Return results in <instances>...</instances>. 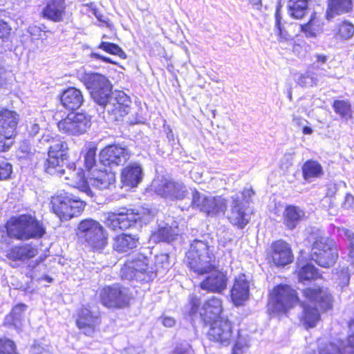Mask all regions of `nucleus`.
<instances>
[{
    "label": "nucleus",
    "mask_w": 354,
    "mask_h": 354,
    "mask_svg": "<svg viewBox=\"0 0 354 354\" xmlns=\"http://www.w3.org/2000/svg\"><path fill=\"white\" fill-rule=\"evenodd\" d=\"M186 255L191 270L198 274H208L200 283L202 290L220 293L226 288L227 277L223 272L214 270L215 257L207 243L194 240Z\"/></svg>",
    "instance_id": "f257e3e1"
},
{
    "label": "nucleus",
    "mask_w": 354,
    "mask_h": 354,
    "mask_svg": "<svg viewBox=\"0 0 354 354\" xmlns=\"http://www.w3.org/2000/svg\"><path fill=\"white\" fill-rule=\"evenodd\" d=\"M304 295L309 304H304L302 322L306 327H315L320 319L321 310L331 306V297L328 291L321 288H309L304 290Z\"/></svg>",
    "instance_id": "f03ea898"
},
{
    "label": "nucleus",
    "mask_w": 354,
    "mask_h": 354,
    "mask_svg": "<svg viewBox=\"0 0 354 354\" xmlns=\"http://www.w3.org/2000/svg\"><path fill=\"white\" fill-rule=\"evenodd\" d=\"M6 227L8 235L18 240L41 238L45 234L43 224L35 216L28 214L11 218Z\"/></svg>",
    "instance_id": "7ed1b4c3"
},
{
    "label": "nucleus",
    "mask_w": 354,
    "mask_h": 354,
    "mask_svg": "<svg viewBox=\"0 0 354 354\" xmlns=\"http://www.w3.org/2000/svg\"><path fill=\"white\" fill-rule=\"evenodd\" d=\"M53 212L61 221H68L77 216L84 210L85 203L67 192H59L52 196Z\"/></svg>",
    "instance_id": "20e7f679"
},
{
    "label": "nucleus",
    "mask_w": 354,
    "mask_h": 354,
    "mask_svg": "<svg viewBox=\"0 0 354 354\" xmlns=\"http://www.w3.org/2000/svg\"><path fill=\"white\" fill-rule=\"evenodd\" d=\"M299 301L296 291L288 285L274 287L270 294L267 311L270 315L286 313Z\"/></svg>",
    "instance_id": "39448f33"
},
{
    "label": "nucleus",
    "mask_w": 354,
    "mask_h": 354,
    "mask_svg": "<svg viewBox=\"0 0 354 354\" xmlns=\"http://www.w3.org/2000/svg\"><path fill=\"white\" fill-rule=\"evenodd\" d=\"M77 235L94 249L103 248L107 244V234L97 221L85 219L77 227Z\"/></svg>",
    "instance_id": "423d86ee"
},
{
    "label": "nucleus",
    "mask_w": 354,
    "mask_h": 354,
    "mask_svg": "<svg viewBox=\"0 0 354 354\" xmlns=\"http://www.w3.org/2000/svg\"><path fill=\"white\" fill-rule=\"evenodd\" d=\"M142 213L138 210L120 207L105 214L104 223L113 230H127L140 223Z\"/></svg>",
    "instance_id": "0eeeda50"
},
{
    "label": "nucleus",
    "mask_w": 354,
    "mask_h": 354,
    "mask_svg": "<svg viewBox=\"0 0 354 354\" xmlns=\"http://www.w3.org/2000/svg\"><path fill=\"white\" fill-rule=\"evenodd\" d=\"M200 305V299L196 296H192L189 311L190 317L194 318L198 316L205 324L221 318L222 302L218 298L213 297L208 299L198 313Z\"/></svg>",
    "instance_id": "6e6552de"
},
{
    "label": "nucleus",
    "mask_w": 354,
    "mask_h": 354,
    "mask_svg": "<svg viewBox=\"0 0 354 354\" xmlns=\"http://www.w3.org/2000/svg\"><path fill=\"white\" fill-rule=\"evenodd\" d=\"M338 254L334 243L327 237L316 239L313 245L311 258L319 266L328 268L333 266L337 259Z\"/></svg>",
    "instance_id": "1a4fd4ad"
},
{
    "label": "nucleus",
    "mask_w": 354,
    "mask_h": 354,
    "mask_svg": "<svg viewBox=\"0 0 354 354\" xmlns=\"http://www.w3.org/2000/svg\"><path fill=\"white\" fill-rule=\"evenodd\" d=\"M86 88L97 104H104L111 91V85L104 75L97 73H84L82 77Z\"/></svg>",
    "instance_id": "9d476101"
},
{
    "label": "nucleus",
    "mask_w": 354,
    "mask_h": 354,
    "mask_svg": "<svg viewBox=\"0 0 354 354\" xmlns=\"http://www.w3.org/2000/svg\"><path fill=\"white\" fill-rule=\"evenodd\" d=\"M102 304L109 308H122L129 304L130 295L127 288L118 284L106 286L100 293Z\"/></svg>",
    "instance_id": "9b49d317"
},
{
    "label": "nucleus",
    "mask_w": 354,
    "mask_h": 354,
    "mask_svg": "<svg viewBox=\"0 0 354 354\" xmlns=\"http://www.w3.org/2000/svg\"><path fill=\"white\" fill-rule=\"evenodd\" d=\"M131 101L122 91H111L104 104H98L111 116L113 120H120L129 111Z\"/></svg>",
    "instance_id": "f8f14e48"
},
{
    "label": "nucleus",
    "mask_w": 354,
    "mask_h": 354,
    "mask_svg": "<svg viewBox=\"0 0 354 354\" xmlns=\"http://www.w3.org/2000/svg\"><path fill=\"white\" fill-rule=\"evenodd\" d=\"M150 267V260L142 254H137L131 260H129L124 265L121 270L122 277L131 280H145V274L152 272Z\"/></svg>",
    "instance_id": "ddd939ff"
},
{
    "label": "nucleus",
    "mask_w": 354,
    "mask_h": 354,
    "mask_svg": "<svg viewBox=\"0 0 354 354\" xmlns=\"http://www.w3.org/2000/svg\"><path fill=\"white\" fill-rule=\"evenodd\" d=\"M90 127V117L82 113H69L57 124V127L61 132L70 136L84 133Z\"/></svg>",
    "instance_id": "4468645a"
},
{
    "label": "nucleus",
    "mask_w": 354,
    "mask_h": 354,
    "mask_svg": "<svg viewBox=\"0 0 354 354\" xmlns=\"http://www.w3.org/2000/svg\"><path fill=\"white\" fill-rule=\"evenodd\" d=\"M19 121L17 112L8 109L0 111V150H6L10 147L6 141L14 135Z\"/></svg>",
    "instance_id": "2eb2a0df"
},
{
    "label": "nucleus",
    "mask_w": 354,
    "mask_h": 354,
    "mask_svg": "<svg viewBox=\"0 0 354 354\" xmlns=\"http://www.w3.org/2000/svg\"><path fill=\"white\" fill-rule=\"evenodd\" d=\"M131 156V151L127 147L120 145H111L100 151V161L104 166L113 167L124 165Z\"/></svg>",
    "instance_id": "dca6fc26"
},
{
    "label": "nucleus",
    "mask_w": 354,
    "mask_h": 354,
    "mask_svg": "<svg viewBox=\"0 0 354 354\" xmlns=\"http://www.w3.org/2000/svg\"><path fill=\"white\" fill-rule=\"evenodd\" d=\"M207 324L210 326L207 333L209 339L224 345L230 344L232 337V325L228 319L221 317Z\"/></svg>",
    "instance_id": "f3484780"
},
{
    "label": "nucleus",
    "mask_w": 354,
    "mask_h": 354,
    "mask_svg": "<svg viewBox=\"0 0 354 354\" xmlns=\"http://www.w3.org/2000/svg\"><path fill=\"white\" fill-rule=\"evenodd\" d=\"M231 210L228 219L232 224L243 229L249 223L250 216L245 212V205L240 201L239 194H234L232 196Z\"/></svg>",
    "instance_id": "a211bd4d"
},
{
    "label": "nucleus",
    "mask_w": 354,
    "mask_h": 354,
    "mask_svg": "<svg viewBox=\"0 0 354 354\" xmlns=\"http://www.w3.org/2000/svg\"><path fill=\"white\" fill-rule=\"evenodd\" d=\"M271 257L277 266H284L290 263L293 255L289 245L281 240L274 242L271 245Z\"/></svg>",
    "instance_id": "6ab92c4d"
},
{
    "label": "nucleus",
    "mask_w": 354,
    "mask_h": 354,
    "mask_svg": "<svg viewBox=\"0 0 354 354\" xmlns=\"http://www.w3.org/2000/svg\"><path fill=\"white\" fill-rule=\"evenodd\" d=\"M250 281L245 274L235 277L234 285L231 289L232 299L236 306L241 305L249 297Z\"/></svg>",
    "instance_id": "aec40b11"
},
{
    "label": "nucleus",
    "mask_w": 354,
    "mask_h": 354,
    "mask_svg": "<svg viewBox=\"0 0 354 354\" xmlns=\"http://www.w3.org/2000/svg\"><path fill=\"white\" fill-rule=\"evenodd\" d=\"M76 324L77 327L86 335L92 336L99 324V317L93 315L88 308H82L80 310Z\"/></svg>",
    "instance_id": "412c9836"
},
{
    "label": "nucleus",
    "mask_w": 354,
    "mask_h": 354,
    "mask_svg": "<svg viewBox=\"0 0 354 354\" xmlns=\"http://www.w3.org/2000/svg\"><path fill=\"white\" fill-rule=\"evenodd\" d=\"M142 178V168L138 162L127 165L121 172V181L124 185L130 187H137Z\"/></svg>",
    "instance_id": "4be33fe9"
},
{
    "label": "nucleus",
    "mask_w": 354,
    "mask_h": 354,
    "mask_svg": "<svg viewBox=\"0 0 354 354\" xmlns=\"http://www.w3.org/2000/svg\"><path fill=\"white\" fill-rule=\"evenodd\" d=\"M139 245V237L137 234L122 233L113 240V249L120 253L130 252Z\"/></svg>",
    "instance_id": "5701e85b"
},
{
    "label": "nucleus",
    "mask_w": 354,
    "mask_h": 354,
    "mask_svg": "<svg viewBox=\"0 0 354 354\" xmlns=\"http://www.w3.org/2000/svg\"><path fill=\"white\" fill-rule=\"evenodd\" d=\"M65 174H66L65 179L71 180L70 183H68V184L73 187H81V190L87 195L93 196L92 191L84 180L82 170L76 171L75 163L66 166Z\"/></svg>",
    "instance_id": "b1692460"
},
{
    "label": "nucleus",
    "mask_w": 354,
    "mask_h": 354,
    "mask_svg": "<svg viewBox=\"0 0 354 354\" xmlns=\"http://www.w3.org/2000/svg\"><path fill=\"white\" fill-rule=\"evenodd\" d=\"M115 178V174L111 171L95 169L89 174V183L100 189H104L113 184Z\"/></svg>",
    "instance_id": "393cba45"
},
{
    "label": "nucleus",
    "mask_w": 354,
    "mask_h": 354,
    "mask_svg": "<svg viewBox=\"0 0 354 354\" xmlns=\"http://www.w3.org/2000/svg\"><path fill=\"white\" fill-rule=\"evenodd\" d=\"M41 142L49 143L48 156H58L61 159L67 160V144L59 138L44 136L42 137Z\"/></svg>",
    "instance_id": "a878e982"
},
{
    "label": "nucleus",
    "mask_w": 354,
    "mask_h": 354,
    "mask_svg": "<svg viewBox=\"0 0 354 354\" xmlns=\"http://www.w3.org/2000/svg\"><path fill=\"white\" fill-rule=\"evenodd\" d=\"M305 216V212L299 207L288 205L283 212V223L289 230L295 229Z\"/></svg>",
    "instance_id": "bb28decb"
},
{
    "label": "nucleus",
    "mask_w": 354,
    "mask_h": 354,
    "mask_svg": "<svg viewBox=\"0 0 354 354\" xmlns=\"http://www.w3.org/2000/svg\"><path fill=\"white\" fill-rule=\"evenodd\" d=\"M65 11V0H46L44 16L53 21L62 20Z\"/></svg>",
    "instance_id": "cd10ccee"
},
{
    "label": "nucleus",
    "mask_w": 354,
    "mask_h": 354,
    "mask_svg": "<svg viewBox=\"0 0 354 354\" xmlns=\"http://www.w3.org/2000/svg\"><path fill=\"white\" fill-rule=\"evenodd\" d=\"M61 102L64 107L73 110L80 107L84 98L80 90L71 87L63 92Z\"/></svg>",
    "instance_id": "c85d7f7f"
},
{
    "label": "nucleus",
    "mask_w": 354,
    "mask_h": 354,
    "mask_svg": "<svg viewBox=\"0 0 354 354\" xmlns=\"http://www.w3.org/2000/svg\"><path fill=\"white\" fill-rule=\"evenodd\" d=\"M37 254V250L29 244H24L12 248L7 253L8 259L12 261H24L35 257Z\"/></svg>",
    "instance_id": "c756f323"
},
{
    "label": "nucleus",
    "mask_w": 354,
    "mask_h": 354,
    "mask_svg": "<svg viewBox=\"0 0 354 354\" xmlns=\"http://www.w3.org/2000/svg\"><path fill=\"white\" fill-rule=\"evenodd\" d=\"M353 8L352 0H328L326 18L330 19L336 15L348 13Z\"/></svg>",
    "instance_id": "7c9ffc66"
},
{
    "label": "nucleus",
    "mask_w": 354,
    "mask_h": 354,
    "mask_svg": "<svg viewBox=\"0 0 354 354\" xmlns=\"http://www.w3.org/2000/svg\"><path fill=\"white\" fill-rule=\"evenodd\" d=\"M339 345L329 344L319 348V354H354V337H350L346 346L343 342H338Z\"/></svg>",
    "instance_id": "2f4dec72"
},
{
    "label": "nucleus",
    "mask_w": 354,
    "mask_h": 354,
    "mask_svg": "<svg viewBox=\"0 0 354 354\" xmlns=\"http://www.w3.org/2000/svg\"><path fill=\"white\" fill-rule=\"evenodd\" d=\"M181 233V230L177 225L165 226L160 227L151 236V240L153 242H171Z\"/></svg>",
    "instance_id": "473e14b6"
},
{
    "label": "nucleus",
    "mask_w": 354,
    "mask_h": 354,
    "mask_svg": "<svg viewBox=\"0 0 354 354\" xmlns=\"http://www.w3.org/2000/svg\"><path fill=\"white\" fill-rule=\"evenodd\" d=\"M67 160L61 159L58 156H48L44 163V170L50 175L62 176L66 173L64 168Z\"/></svg>",
    "instance_id": "72a5a7b5"
},
{
    "label": "nucleus",
    "mask_w": 354,
    "mask_h": 354,
    "mask_svg": "<svg viewBox=\"0 0 354 354\" xmlns=\"http://www.w3.org/2000/svg\"><path fill=\"white\" fill-rule=\"evenodd\" d=\"M26 306L23 304H19L14 306L12 311L8 315L4 321V324L8 326H13L15 328L21 329L23 324L24 313L26 310Z\"/></svg>",
    "instance_id": "f704fd0d"
},
{
    "label": "nucleus",
    "mask_w": 354,
    "mask_h": 354,
    "mask_svg": "<svg viewBox=\"0 0 354 354\" xmlns=\"http://www.w3.org/2000/svg\"><path fill=\"white\" fill-rule=\"evenodd\" d=\"M226 208V201L222 197L208 196L202 212L206 213L207 215H216L220 213L223 214L225 212Z\"/></svg>",
    "instance_id": "c9c22d12"
},
{
    "label": "nucleus",
    "mask_w": 354,
    "mask_h": 354,
    "mask_svg": "<svg viewBox=\"0 0 354 354\" xmlns=\"http://www.w3.org/2000/svg\"><path fill=\"white\" fill-rule=\"evenodd\" d=\"M176 182L168 180L163 177H157L152 183V187L154 192L160 196L170 198L171 191L175 187Z\"/></svg>",
    "instance_id": "e433bc0d"
},
{
    "label": "nucleus",
    "mask_w": 354,
    "mask_h": 354,
    "mask_svg": "<svg viewBox=\"0 0 354 354\" xmlns=\"http://www.w3.org/2000/svg\"><path fill=\"white\" fill-rule=\"evenodd\" d=\"M288 14L295 19H301L308 12L307 0H290L288 3Z\"/></svg>",
    "instance_id": "4c0bfd02"
},
{
    "label": "nucleus",
    "mask_w": 354,
    "mask_h": 354,
    "mask_svg": "<svg viewBox=\"0 0 354 354\" xmlns=\"http://www.w3.org/2000/svg\"><path fill=\"white\" fill-rule=\"evenodd\" d=\"M322 23L317 17L316 14L313 13L307 24L301 25V31L306 37H316V35L322 31Z\"/></svg>",
    "instance_id": "58836bf2"
},
{
    "label": "nucleus",
    "mask_w": 354,
    "mask_h": 354,
    "mask_svg": "<svg viewBox=\"0 0 354 354\" xmlns=\"http://www.w3.org/2000/svg\"><path fill=\"white\" fill-rule=\"evenodd\" d=\"M302 173L304 179L309 181L312 178L321 176L323 174V170L319 162L314 160H308L304 164Z\"/></svg>",
    "instance_id": "ea45409f"
},
{
    "label": "nucleus",
    "mask_w": 354,
    "mask_h": 354,
    "mask_svg": "<svg viewBox=\"0 0 354 354\" xmlns=\"http://www.w3.org/2000/svg\"><path fill=\"white\" fill-rule=\"evenodd\" d=\"M318 277L319 273L317 270L310 263L302 266L298 271V278L300 282L304 283L306 281H310Z\"/></svg>",
    "instance_id": "a19ab883"
},
{
    "label": "nucleus",
    "mask_w": 354,
    "mask_h": 354,
    "mask_svg": "<svg viewBox=\"0 0 354 354\" xmlns=\"http://www.w3.org/2000/svg\"><path fill=\"white\" fill-rule=\"evenodd\" d=\"M97 147L95 144L90 143L87 147V151L84 156V165L87 169L91 172L95 168V156Z\"/></svg>",
    "instance_id": "79ce46f5"
},
{
    "label": "nucleus",
    "mask_w": 354,
    "mask_h": 354,
    "mask_svg": "<svg viewBox=\"0 0 354 354\" xmlns=\"http://www.w3.org/2000/svg\"><path fill=\"white\" fill-rule=\"evenodd\" d=\"M297 82L301 87H310L317 85L318 79L315 73L307 72L301 74L297 79Z\"/></svg>",
    "instance_id": "37998d69"
},
{
    "label": "nucleus",
    "mask_w": 354,
    "mask_h": 354,
    "mask_svg": "<svg viewBox=\"0 0 354 354\" xmlns=\"http://www.w3.org/2000/svg\"><path fill=\"white\" fill-rule=\"evenodd\" d=\"M335 111L341 117L348 118L351 117V105L344 100H335L333 104Z\"/></svg>",
    "instance_id": "c03bdc74"
},
{
    "label": "nucleus",
    "mask_w": 354,
    "mask_h": 354,
    "mask_svg": "<svg viewBox=\"0 0 354 354\" xmlns=\"http://www.w3.org/2000/svg\"><path fill=\"white\" fill-rule=\"evenodd\" d=\"M98 48L110 54L118 55L121 58L126 57L124 52L121 49L120 47L115 44L102 41L99 45Z\"/></svg>",
    "instance_id": "a18cd8bd"
},
{
    "label": "nucleus",
    "mask_w": 354,
    "mask_h": 354,
    "mask_svg": "<svg viewBox=\"0 0 354 354\" xmlns=\"http://www.w3.org/2000/svg\"><path fill=\"white\" fill-rule=\"evenodd\" d=\"M207 198L208 196H205V194L194 190L192 192V201L191 205L194 208H197L202 212Z\"/></svg>",
    "instance_id": "49530a36"
},
{
    "label": "nucleus",
    "mask_w": 354,
    "mask_h": 354,
    "mask_svg": "<svg viewBox=\"0 0 354 354\" xmlns=\"http://www.w3.org/2000/svg\"><path fill=\"white\" fill-rule=\"evenodd\" d=\"M14 342L8 339H0V354H17Z\"/></svg>",
    "instance_id": "de8ad7c7"
},
{
    "label": "nucleus",
    "mask_w": 354,
    "mask_h": 354,
    "mask_svg": "<svg viewBox=\"0 0 354 354\" xmlns=\"http://www.w3.org/2000/svg\"><path fill=\"white\" fill-rule=\"evenodd\" d=\"M339 33L343 38L349 39L354 35V26L349 22L344 21L339 25Z\"/></svg>",
    "instance_id": "09e8293b"
},
{
    "label": "nucleus",
    "mask_w": 354,
    "mask_h": 354,
    "mask_svg": "<svg viewBox=\"0 0 354 354\" xmlns=\"http://www.w3.org/2000/svg\"><path fill=\"white\" fill-rule=\"evenodd\" d=\"M170 199H183L187 195L185 186L181 183H176L175 187L172 189Z\"/></svg>",
    "instance_id": "8fccbe9b"
},
{
    "label": "nucleus",
    "mask_w": 354,
    "mask_h": 354,
    "mask_svg": "<svg viewBox=\"0 0 354 354\" xmlns=\"http://www.w3.org/2000/svg\"><path fill=\"white\" fill-rule=\"evenodd\" d=\"M337 279L341 286H346L350 281L351 270L348 267L343 266L337 272Z\"/></svg>",
    "instance_id": "3c124183"
},
{
    "label": "nucleus",
    "mask_w": 354,
    "mask_h": 354,
    "mask_svg": "<svg viewBox=\"0 0 354 354\" xmlns=\"http://www.w3.org/2000/svg\"><path fill=\"white\" fill-rule=\"evenodd\" d=\"M42 122L41 118L31 119L27 124L28 133L31 136H36L40 130V122Z\"/></svg>",
    "instance_id": "603ef678"
},
{
    "label": "nucleus",
    "mask_w": 354,
    "mask_h": 354,
    "mask_svg": "<svg viewBox=\"0 0 354 354\" xmlns=\"http://www.w3.org/2000/svg\"><path fill=\"white\" fill-rule=\"evenodd\" d=\"M12 173V165L8 162H2L0 164V179L6 180L8 178Z\"/></svg>",
    "instance_id": "864d4df0"
},
{
    "label": "nucleus",
    "mask_w": 354,
    "mask_h": 354,
    "mask_svg": "<svg viewBox=\"0 0 354 354\" xmlns=\"http://www.w3.org/2000/svg\"><path fill=\"white\" fill-rule=\"evenodd\" d=\"M338 232L340 235L344 236L348 241V247L354 248V233L344 227L338 228Z\"/></svg>",
    "instance_id": "5fc2aeb1"
},
{
    "label": "nucleus",
    "mask_w": 354,
    "mask_h": 354,
    "mask_svg": "<svg viewBox=\"0 0 354 354\" xmlns=\"http://www.w3.org/2000/svg\"><path fill=\"white\" fill-rule=\"evenodd\" d=\"M28 32L32 37L34 39H44L43 37L45 36V32L42 31L39 27L36 26H30L28 29Z\"/></svg>",
    "instance_id": "6e6d98bb"
},
{
    "label": "nucleus",
    "mask_w": 354,
    "mask_h": 354,
    "mask_svg": "<svg viewBox=\"0 0 354 354\" xmlns=\"http://www.w3.org/2000/svg\"><path fill=\"white\" fill-rule=\"evenodd\" d=\"M32 354H51L48 347H44L39 344H35L30 350Z\"/></svg>",
    "instance_id": "4d7b16f0"
},
{
    "label": "nucleus",
    "mask_w": 354,
    "mask_h": 354,
    "mask_svg": "<svg viewBox=\"0 0 354 354\" xmlns=\"http://www.w3.org/2000/svg\"><path fill=\"white\" fill-rule=\"evenodd\" d=\"M235 194H239L240 201L243 203L249 202V199L254 194V191L251 188L244 189L241 193H236Z\"/></svg>",
    "instance_id": "13d9d810"
},
{
    "label": "nucleus",
    "mask_w": 354,
    "mask_h": 354,
    "mask_svg": "<svg viewBox=\"0 0 354 354\" xmlns=\"http://www.w3.org/2000/svg\"><path fill=\"white\" fill-rule=\"evenodd\" d=\"M11 28L4 21L0 20V38L7 37L10 33Z\"/></svg>",
    "instance_id": "bf43d9fd"
},
{
    "label": "nucleus",
    "mask_w": 354,
    "mask_h": 354,
    "mask_svg": "<svg viewBox=\"0 0 354 354\" xmlns=\"http://www.w3.org/2000/svg\"><path fill=\"white\" fill-rule=\"evenodd\" d=\"M162 323L166 327H172L176 324V320L171 317H164L162 318Z\"/></svg>",
    "instance_id": "052dcab7"
},
{
    "label": "nucleus",
    "mask_w": 354,
    "mask_h": 354,
    "mask_svg": "<svg viewBox=\"0 0 354 354\" xmlns=\"http://www.w3.org/2000/svg\"><path fill=\"white\" fill-rule=\"evenodd\" d=\"M275 18H276L275 26L277 27V28L278 30V33L281 34V17L280 15L279 8L277 9V11L275 12Z\"/></svg>",
    "instance_id": "680f3d73"
},
{
    "label": "nucleus",
    "mask_w": 354,
    "mask_h": 354,
    "mask_svg": "<svg viewBox=\"0 0 354 354\" xmlns=\"http://www.w3.org/2000/svg\"><path fill=\"white\" fill-rule=\"evenodd\" d=\"M187 351L188 348L187 346H177L171 354H185Z\"/></svg>",
    "instance_id": "e2e57ef3"
},
{
    "label": "nucleus",
    "mask_w": 354,
    "mask_h": 354,
    "mask_svg": "<svg viewBox=\"0 0 354 354\" xmlns=\"http://www.w3.org/2000/svg\"><path fill=\"white\" fill-rule=\"evenodd\" d=\"M91 56L93 58L101 59L106 63H113V62L111 61V59L109 57L102 56L97 53H91Z\"/></svg>",
    "instance_id": "0e129e2a"
},
{
    "label": "nucleus",
    "mask_w": 354,
    "mask_h": 354,
    "mask_svg": "<svg viewBox=\"0 0 354 354\" xmlns=\"http://www.w3.org/2000/svg\"><path fill=\"white\" fill-rule=\"evenodd\" d=\"M315 57L316 58V62L318 64L319 63L325 64L328 60L327 56L322 55V54H316L315 55Z\"/></svg>",
    "instance_id": "69168bd1"
},
{
    "label": "nucleus",
    "mask_w": 354,
    "mask_h": 354,
    "mask_svg": "<svg viewBox=\"0 0 354 354\" xmlns=\"http://www.w3.org/2000/svg\"><path fill=\"white\" fill-rule=\"evenodd\" d=\"M92 12L99 21H104V16L95 8H92Z\"/></svg>",
    "instance_id": "338daca9"
},
{
    "label": "nucleus",
    "mask_w": 354,
    "mask_h": 354,
    "mask_svg": "<svg viewBox=\"0 0 354 354\" xmlns=\"http://www.w3.org/2000/svg\"><path fill=\"white\" fill-rule=\"evenodd\" d=\"M353 201H354V197L351 194H346V196L345 197L344 205H346L347 207H349L351 205V204L353 203Z\"/></svg>",
    "instance_id": "774afa93"
}]
</instances>
